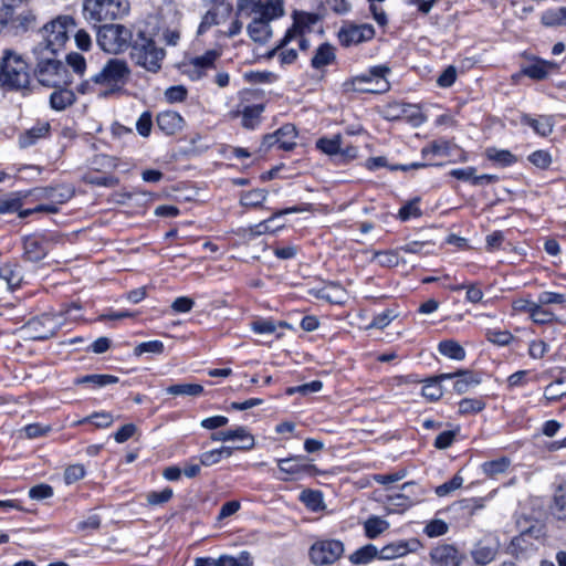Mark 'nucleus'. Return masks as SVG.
Returning a JSON list of instances; mask_svg holds the SVG:
<instances>
[{"instance_id": "nucleus-1", "label": "nucleus", "mask_w": 566, "mask_h": 566, "mask_svg": "<svg viewBox=\"0 0 566 566\" xmlns=\"http://www.w3.org/2000/svg\"><path fill=\"white\" fill-rule=\"evenodd\" d=\"M34 76L38 82L48 87H62L70 83L66 66L56 59V53L46 49L33 48Z\"/></svg>"}, {"instance_id": "nucleus-2", "label": "nucleus", "mask_w": 566, "mask_h": 566, "mask_svg": "<svg viewBox=\"0 0 566 566\" xmlns=\"http://www.w3.org/2000/svg\"><path fill=\"white\" fill-rule=\"evenodd\" d=\"M81 306L72 304L62 308L59 313H45L39 317L30 319L24 326V333L32 339L44 340L53 337L56 332L64 325L66 317L73 321L78 318L77 315L72 316V312H78Z\"/></svg>"}, {"instance_id": "nucleus-3", "label": "nucleus", "mask_w": 566, "mask_h": 566, "mask_svg": "<svg viewBox=\"0 0 566 566\" xmlns=\"http://www.w3.org/2000/svg\"><path fill=\"white\" fill-rule=\"evenodd\" d=\"M128 49H130V60L137 66L153 73L160 70L165 50L157 46L154 39L144 31L137 30Z\"/></svg>"}, {"instance_id": "nucleus-4", "label": "nucleus", "mask_w": 566, "mask_h": 566, "mask_svg": "<svg viewBox=\"0 0 566 566\" xmlns=\"http://www.w3.org/2000/svg\"><path fill=\"white\" fill-rule=\"evenodd\" d=\"M130 74L125 60L109 59L97 73L83 81L77 91L82 94L96 92L97 86H116L124 83Z\"/></svg>"}, {"instance_id": "nucleus-5", "label": "nucleus", "mask_w": 566, "mask_h": 566, "mask_svg": "<svg viewBox=\"0 0 566 566\" xmlns=\"http://www.w3.org/2000/svg\"><path fill=\"white\" fill-rule=\"evenodd\" d=\"M0 83L14 91L29 88L30 74L27 62L21 55L10 50L4 51L0 61Z\"/></svg>"}, {"instance_id": "nucleus-6", "label": "nucleus", "mask_w": 566, "mask_h": 566, "mask_svg": "<svg viewBox=\"0 0 566 566\" xmlns=\"http://www.w3.org/2000/svg\"><path fill=\"white\" fill-rule=\"evenodd\" d=\"M75 21L70 15H60L41 30L42 40L33 48H42L56 53L64 46L71 33L75 32Z\"/></svg>"}, {"instance_id": "nucleus-7", "label": "nucleus", "mask_w": 566, "mask_h": 566, "mask_svg": "<svg viewBox=\"0 0 566 566\" xmlns=\"http://www.w3.org/2000/svg\"><path fill=\"white\" fill-rule=\"evenodd\" d=\"M134 35L133 30L124 24L105 23L97 28L96 42L103 51L119 54L129 48Z\"/></svg>"}, {"instance_id": "nucleus-8", "label": "nucleus", "mask_w": 566, "mask_h": 566, "mask_svg": "<svg viewBox=\"0 0 566 566\" xmlns=\"http://www.w3.org/2000/svg\"><path fill=\"white\" fill-rule=\"evenodd\" d=\"M389 67L379 65L370 69L368 74L358 75L345 81L342 85L344 93L363 92V93H385L389 90V82L386 75Z\"/></svg>"}, {"instance_id": "nucleus-9", "label": "nucleus", "mask_w": 566, "mask_h": 566, "mask_svg": "<svg viewBox=\"0 0 566 566\" xmlns=\"http://www.w3.org/2000/svg\"><path fill=\"white\" fill-rule=\"evenodd\" d=\"M86 19L95 22L113 21L125 17L129 11L127 0H84Z\"/></svg>"}, {"instance_id": "nucleus-10", "label": "nucleus", "mask_w": 566, "mask_h": 566, "mask_svg": "<svg viewBox=\"0 0 566 566\" xmlns=\"http://www.w3.org/2000/svg\"><path fill=\"white\" fill-rule=\"evenodd\" d=\"M35 17L30 11L17 13L11 4L0 7V34L17 36L33 27Z\"/></svg>"}, {"instance_id": "nucleus-11", "label": "nucleus", "mask_w": 566, "mask_h": 566, "mask_svg": "<svg viewBox=\"0 0 566 566\" xmlns=\"http://www.w3.org/2000/svg\"><path fill=\"white\" fill-rule=\"evenodd\" d=\"M345 547L338 539H319L310 548L308 556L316 566H327L337 562L344 554Z\"/></svg>"}, {"instance_id": "nucleus-12", "label": "nucleus", "mask_w": 566, "mask_h": 566, "mask_svg": "<svg viewBox=\"0 0 566 566\" xmlns=\"http://www.w3.org/2000/svg\"><path fill=\"white\" fill-rule=\"evenodd\" d=\"M238 15L241 18L282 17L284 7L282 0H237Z\"/></svg>"}, {"instance_id": "nucleus-13", "label": "nucleus", "mask_w": 566, "mask_h": 566, "mask_svg": "<svg viewBox=\"0 0 566 566\" xmlns=\"http://www.w3.org/2000/svg\"><path fill=\"white\" fill-rule=\"evenodd\" d=\"M422 492L415 482H406L400 491L385 495L382 500L389 512L400 513L420 501Z\"/></svg>"}, {"instance_id": "nucleus-14", "label": "nucleus", "mask_w": 566, "mask_h": 566, "mask_svg": "<svg viewBox=\"0 0 566 566\" xmlns=\"http://www.w3.org/2000/svg\"><path fill=\"white\" fill-rule=\"evenodd\" d=\"M220 57V53L216 50H209L200 56L185 57L179 64L181 73L187 75L191 81H199L208 75L210 70L216 69V61Z\"/></svg>"}, {"instance_id": "nucleus-15", "label": "nucleus", "mask_w": 566, "mask_h": 566, "mask_svg": "<svg viewBox=\"0 0 566 566\" xmlns=\"http://www.w3.org/2000/svg\"><path fill=\"white\" fill-rule=\"evenodd\" d=\"M293 19V25L286 31L277 49L285 46L297 36H303L306 32H311L313 27L318 22L317 14L307 12H294Z\"/></svg>"}, {"instance_id": "nucleus-16", "label": "nucleus", "mask_w": 566, "mask_h": 566, "mask_svg": "<svg viewBox=\"0 0 566 566\" xmlns=\"http://www.w3.org/2000/svg\"><path fill=\"white\" fill-rule=\"evenodd\" d=\"M296 128L292 124H286L273 134L265 135L262 142V147L265 149L274 145H279L281 149L292 150L296 146Z\"/></svg>"}, {"instance_id": "nucleus-17", "label": "nucleus", "mask_w": 566, "mask_h": 566, "mask_svg": "<svg viewBox=\"0 0 566 566\" xmlns=\"http://www.w3.org/2000/svg\"><path fill=\"white\" fill-rule=\"evenodd\" d=\"M374 34L375 30L370 24L349 25L339 30L338 39L342 45L350 46L370 40Z\"/></svg>"}, {"instance_id": "nucleus-18", "label": "nucleus", "mask_w": 566, "mask_h": 566, "mask_svg": "<svg viewBox=\"0 0 566 566\" xmlns=\"http://www.w3.org/2000/svg\"><path fill=\"white\" fill-rule=\"evenodd\" d=\"M431 560L437 566H460L463 555L450 544H441L430 552Z\"/></svg>"}, {"instance_id": "nucleus-19", "label": "nucleus", "mask_w": 566, "mask_h": 566, "mask_svg": "<svg viewBox=\"0 0 566 566\" xmlns=\"http://www.w3.org/2000/svg\"><path fill=\"white\" fill-rule=\"evenodd\" d=\"M258 17L256 14L250 17L251 22L248 24V33L252 41L258 43H265L272 35L270 22L279 17Z\"/></svg>"}, {"instance_id": "nucleus-20", "label": "nucleus", "mask_w": 566, "mask_h": 566, "mask_svg": "<svg viewBox=\"0 0 566 566\" xmlns=\"http://www.w3.org/2000/svg\"><path fill=\"white\" fill-rule=\"evenodd\" d=\"M440 378H458L457 381L454 382V390L458 394H464L469 391L471 387H474L481 382V378L476 374L462 369H459L458 371L451 374H441Z\"/></svg>"}, {"instance_id": "nucleus-21", "label": "nucleus", "mask_w": 566, "mask_h": 566, "mask_svg": "<svg viewBox=\"0 0 566 566\" xmlns=\"http://www.w3.org/2000/svg\"><path fill=\"white\" fill-rule=\"evenodd\" d=\"M298 211H300V209L296 207L280 210V211L275 212L272 217H270L268 220H264L258 224L250 227L249 232L251 235H262L264 233H274L279 229L284 227V224H277L275 227H272V223L275 221V219L277 217L287 214V213L298 212Z\"/></svg>"}, {"instance_id": "nucleus-22", "label": "nucleus", "mask_w": 566, "mask_h": 566, "mask_svg": "<svg viewBox=\"0 0 566 566\" xmlns=\"http://www.w3.org/2000/svg\"><path fill=\"white\" fill-rule=\"evenodd\" d=\"M319 298L333 304H344L347 300V292L337 283H331L317 292Z\"/></svg>"}, {"instance_id": "nucleus-23", "label": "nucleus", "mask_w": 566, "mask_h": 566, "mask_svg": "<svg viewBox=\"0 0 566 566\" xmlns=\"http://www.w3.org/2000/svg\"><path fill=\"white\" fill-rule=\"evenodd\" d=\"M24 258L31 262L41 261L46 255V249L42 242L34 238L28 237L24 239Z\"/></svg>"}, {"instance_id": "nucleus-24", "label": "nucleus", "mask_w": 566, "mask_h": 566, "mask_svg": "<svg viewBox=\"0 0 566 566\" xmlns=\"http://www.w3.org/2000/svg\"><path fill=\"white\" fill-rule=\"evenodd\" d=\"M75 101V95L71 90L57 87L50 96V105L55 111H63L71 106Z\"/></svg>"}, {"instance_id": "nucleus-25", "label": "nucleus", "mask_w": 566, "mask_h": 566, "mask_svg": "<svg viewBox=\"0 0 566 566\" xmlns=\"http://www.w3.org/2000/svg\"><path fill=\"white\" fill-rule=\"evenodd\" d=\"M49 123H43L28 129L19 138V145L21 148H27L34 145L40 138L45 137L49 134Z\"/></svg>"}, {"instance_id": "nucleus-26", "label": "nucleus", "mask_w": 566, "mask_h": 566, "mask_svg": "<svg viewBox=\"0 0 566 566\" xmlns=\"http://www.w3.org/2000/svg\"><path fill=\"white\" fill-rule=\"evenodd\" d=\"M335 60V49L328 43L321 44L314 56L312 57L311 64L314 69H322L331 64Z\"/></svg>"}, {"instance_id": "nucleus-27", "label": "nucleus", "mask_w": 566, "mask_h": 566, "mask_svg": "<svg viewBox=\"0 0 566 566\" xmlns=\"http://www.w3.org/2000/svg\"><path fill=\"white\" fill-rule=\"evenodd\" d=\"M228 441L239 440L241 444L232 447L234 450H251L254 447V438L245 427H238L233 430H227Z\"/></svg>"}, {"instance_id": "nucleus-28", "label": "nucleus", "mask_w": 566, "mask_h": 566, "mask_svg": "<svg viewBox=\"0 0 566 566\" xmlns=\"http://www.w3.org/2000/svg\"><path fill=\"white\" fill-rule=\"evenodd\" d=\"M496 553L497 549L493 545L478 543L471 552V555L475 564L484 566L494 560Z\"/></svg>"}, {"instance_id": "nucleus-29", "label": "nucleus", "mask_w": 566, "mask_h": 566, "mask_svg": "<svg viewBox=\"0 0 566 566\" xmlns=\"http://www.w3.org/2000/svg\"><path fill=\"white\" fill-rule=\"evenodd\" d=\"M555 67V63L547 61H536L535 63L523 67L522 73L533 80H544Z\"/></svg>"}, {"instance_id": "nucleus-30", "label": "nucleus", "mask_w": 566, "mask_h": 566, "mask_svg": "<svg viewBox=\"0 0 566 566\" xmlns=\"http://www.w3.org/2000/svg\"><path fill=\"white\" fill-rule=\"evenodd\" d=\"M233 452L234 449L232 447L226 446L219 449L206 451L200 455V464L205 467L217 464L221 461L222 458H230Z\"/></svg>"}, {"instance_id": "nucleus-31", "label": "nucleus", "mask_w": 566, "mask_h": 566, "mask_svg": "<svg viewBox=\"0 0 566 566\" xmlns=\"http://www.w3.org/2000/svg\"><path fill=\"white\" fill-rule=\"evenodd\" d=\"M439 353L454 360H463L465 358L464 348L453 339H447L439 343Z\"/></svg>"}, {"instance_id": "nucleus-32", "label": "nucleus", "mask_w": 566, "mask_h": 566, "mask_svg": "<svg viewBox=\"0 0 566 566\" xmlns=\"http://www.w3.org/2000/svg\"><path fill=\"white\" fill-rule=\"evenodd\" d=\"M409 552L408 544L406 542L390 543L378 551V558L390 560L398 557L405 556Z\"/></svg>"}, {"instance_id": "nucleus-33", "label": "nucleus", "mask_w": 566, "mask_h": 566, "mask_svg": "<svg viewBox=\"0 0 566 566\" xmlns=\"http://www.w3.org/2000/svg\"><path fill=\"white\" fill-rule=\"evenodd\" d=\"M522 123L530 125L541 136H547L553 130V120L549 116H541L539 118H532L528 115L522 117Z\"/></svg>"}, {"instance_id": "nucleus-34", "label": "nucleus", "mask_w": 566, "mask_h": 566, "mask_svg": "<svg viewBox=\"0 0 566 566\" xmlns=\"http://www.w3.org/2000/svg\"><path fill=\"white\" fill-rule=\"evenodd\" d=\"M375 558H378V548L373 544H367L358 548L349 556V560L354 565H364Z\"/></svg>"}, {"instance_id": "nucleus-35", "label": "nucleus", "mask_w": 566, "mask_h": 566, "mask_svg": "<svg viewBox=\"0 0 566 566\" xmlns=\"http://www.w3.org/2000/svg\"><path fill=\"white\" fill-rule=\"evenodd\" d=\"M268 190L265 189H253L244 191L240 196V203L247 208H258L266 200Z\"/></svg>"}, {"instance_id": "nucleus-36", "label": "nucleus", "mask_w": 566, "mask_h": 566, "mask_svg": "<svg viewBox=\"0 0 566 566\" xmlns=\"http://www.w3.org/2000/svg\"><path fill=\"white\" fill-rule=\"evenodd\" d=\"M157 126L166 135H174L177 130V113L174 111L160 112L157 115Z\"/></svg>"}, {"instance_id": "nucleus-37", "label": "nucleus", "mask_w": 566, "mask_h": 566, "mask_svg": "<svg viewBox=\"0 0 566 566\" xmlns=\"http://www.w3.org/2000/svg\"><path fill=\"white\" fill-rule=\"evenodd\" d=\"M389 523L379 517V516H370L364 523L365 534L368 538H376L380 534H382L386 530H388Z\"/></svg>"}, {"instance_id": "nucleus-38", "label": "nucleus", "mask_w": 566, "mask_h": 566, "mask_svg": "<svg viewBox=\"0 0 566 566\" xmlns=\"http://www.w3.org/2000/svg\"><path fill=\"white\" fill-rule=\"evenodd\" d=\"M541 21L546 27L566 25V7L545 11L542 14Z\"/></svg>"}, {"instance_id": "nucleus-39", "label": "nucleus", "mask_w": 566, "mask_h": 566, "mask_svg": "<svg viewBox=\"0 0 566 566\" xmlns=\"http://www.w3.org/2000/svg\"><path fill=\"white\" fill-rule=\"evenodd\" d=\"M118 378L116 376L101 374L86 375L74 379L75 385L92 384L96 387H104L107 385L116 384Z\"/></svg>"}, {"instance_id": "nucleus-40", "label": "nucleus", "mask_w": 566, "mask_h": 566, "mask_svg": "<svg viewBox=\"0 0 566 566\" xmlns=\"http://www.w3.org/2000/svg\"><path fill=\"white\" fill-rule=\"evenodd\" d=\"M252 558L248 552H241L237 557L221 555L216 559V566H252Z\"/></svg>"}, {"instance_id": "nucleus-41", "label": "nucleus", "mask_w": 566, "mask_h": 566, "mask_svg": "<svg viewBox=\"0 0 566 566\" xmlns=\"http://www.w3.org/2000/svg\"><path fill=\"white\" fill-rule=\"evenodd\" d=\"M264 106L262 104L248 106L242 113V125L245 128L253 129L260 123V117Z\"/></svg>"}, {"instance_id": "nucleus-42", "label": "nucleus", "mask_w": 566, "mask_h": 566, "mask_svg": "<svg viewBox=\"0 0 566 566\" xmlns=\"http://www.w3.org/2000/svg\"><path fill=\"white\" fill-rule=\"evenodd\" d=\"M544 396L547 400L556 401L566 396V378H558L545 387Z\"/></svg>"}, {"instance_id": "nucleus-43", "label": "nucleus", "mask_w": 566, "mask_h": 566, "mask_svg": "<svg viewBox=\"0 0 566 566\" xmlns=\"http://www.w3.org/2000/svg\"><path fill=\"white\" fill-rule=\"evenodd\" d=\"M551 511L556 518H566V488H558V490L555 493Z\"/></svg>"}, {"instance_id": "nucleus-44", "label": "nucleus", "mask_w": 566, "mask_h": 566, "mask_svg": "<svg viewBox=\"0 0 566 566\" xmlns=\"http://www.w3.org/2000/svg\"><path fill=\"white\" fill-rule=\"evenodd\" d=\"M440 380H443L440 378V375L427 380L422 387V396L429 399L430 401H436L442 397V387L439 384Z\"/></svg>"}, {"instance_id": "nucleus-45", "label": "nucleus", "mask_w": 566, "mask_h": 566, "mask_svg": "<svg viewBox=\"0 0 566 566\" xmlns=\"http://www.w3.org/2000/svg\"><path fill=\"white\" fill-rule=\"evenodd\" d=\"M114 421V417L109 412H95L91 416H87L76 422L74 426H78L85 422H92L96 428H107Z\"/></svg>"}, {"instance_id": "nucleus-46", "label": "nucleus", "mask_w": 566, "mask_h": 566, "mask_svg": "<svg viewBox=\"0 0 566 566\" xmlns=\"http://www.w3.org/2000/svg\"><path fill=\"white\" fill-rule=\"evenodd\" d=\"M510 465V460L505 457L484 462L482 464L483 472L489 476L504 473Z\"/></svg>"}, {"instance_id": "nucleus-47", "label": "nucleus", "mask_w": 566, "mask_h": 566, "mask_svg": "<svg viewBox=\"0 0 566 566\" xmlns=\"http://www.w3.org/2000/svg\"><path fill=\"white\" fill-rule=\"evenodd\" d=\"M300 500L312 511H318L323 507L322 493L313 490H305L301 493Z\"/></svg>"}, {"instance_id": "nucleus-48", "label": "nucleus", "mask_w": 566, "mask_h": 566, "mask_svg": "<svg viewBox=\"0 0 566 566\" xmlns=\"http://www.w3.org/2000/svg\"><path fill=\"white\" fill-rule=\"evenodd\" d=\"M530 306H531L530 316L535 323L546 324V323L554 321V318H555L554 314L551 311L545 310L543 307L544 305L541 304L539 302L535 303V305H530Z\"/></svg>"}, {"instance_id": "nucleus-49", "label": "nucleus", "mask_w": 566, "mask_h": 566, "mask_svg": "<svg viewBox=\"0 0 566 566\" xmlns=\"http://www.w3.org/2000/svg\"><path fill=\"white\" fill-rule=\"evenodd\" d=\"M310 467L306 464H301L297 458H287L279 460V469L280 471L286 474H297L304 472Z\"/></svg>"}, {"instance_id": "nucleus-50", "label": "nucleus", "mask_w": 566, "mask_h": 566, "mask_svg": "<svg viewBox=\"0 0 566 566\" xmlns=\"http://www.w3.org/2000/svg\"><path fill=\"white\" fill-rule=\"evenodd\" d=\"M0 279L7 282L10 290L20 286L22 277L17 273V269L11 265L0 268Z\"/></svg>"}, {"instance_id": "nucleus-51", "label": "nucleus", "mask_w": 566, "mask_h": 566, "mask_svg": "<svg viewBox=\"0 0 566 566\" xmlns=\"http://www.w3.org/2000/svg\"><path fill=\"white\" fill-rule=\"evenodd\" d=\"M316 146L327 155H337L340 153L342 138L339 135L334 138H321L317 140Z\"/></svg>"}, {"instance_id": "nucleus-52", "label": "nucleus", "mask_w": 566, "mask_h": 566, "mask_svg": "<svg viewBox=\"0 0 566 566\" xmlns=\"http://www.w3.org/2000/svg\"><path fill=\"white\" fill-rule=\"evenodd\" d=\"M323 388V382L321 380H313L307 384H303L295 387H289L286 389V395L292 396L294 394H301L303 396H307L310 394L318 392Z\"/></svg>"}, {"instance_id": "nucleus-53", "label": "nucleus", "mask_w": 566, "mask_h": 566, "mask_svg": "<svg viewBox=\"0 0 566 566\" xmlns=\"http://www.w3.org/2000/svg\"><path fill=\"white\" fill-rule=\"evenodd\" d=\"M449 153H450L449 142L443 140V139L434 140L430 145H428L421 149V154L423 157L428 156L429 154L438 155V156H448Z\"/></svg>"}, {"instance_id": "nucleus-54", "label": "nucleus", "mask_w": 566, "mask_h": 566, "mask_svg": "<svg viewBox=\"0 0 566 566\" xmlns=\"http://www.w3.org/2000/svg\"><path fill=\"white\" fill-rule=\"evenodd\" d=\"M485 336L489 342L499 346L509 345L513 339V335L506 329H488Z\"/></svg>"}, {"instance_id": "nucleus-55", "label": "nucleus", "mask_w": 566, "mask_h": 566, "mask_svg": "<svg viewBox=\"0 0 566 566\" xmlns=\"http://www.w3.org/2000/svg\"><path fill=\"white\" fill-rule=\"evenodd\" d=\"M398 216L402 221H406L410 218L420 217L421 210L419 208V198H415L408 201L405 206H402L399 210Z\"/></svg>"}, {"instance_id": "nucleus-56", "label": "nucleus", "mask_w": 566, "mask_h": 566, "mask_svg": "<svg viewBox=\"0 0 566 566\" xmlns=\"http://www.w3.org/2000/svg\"><path fill=\"white\" fill-rule=\"evenodd\" d=\"M223 17H224V14H220L218 9L208 11L201 20V23L198 28V34H202L212 25L219 24L220 23L219 18H223Z\"/></svg>"}, {"instance_id": "nucleus-57", "label": "nucleus", "mask_w": 566, "mask_h": 566, "mask_svg": "<svg viewBox=\"0 0 566 566\" xmlns=\"http://www.w3.org/2000/svg\"><path fill=\"white\" fill-rule=\"evenodd\" d=\"M164 352V344L159 340H149L144 342L137 345L134 349V354L136 356H142L143 354H161Z\"/></svg>"}, {"instance_id": "nucleus-58", "label": "nucleus", "mask_w": 566, "mask_h": 566, "mask_svg": "<svg viewBox=\"0 0 566 566\" xmlns=\"http://www.w3.org/2000/svg\"><path fill=\"white\" fill-rule=\"evenodd\" d=\"M485 407L484 402L480 399L464 398L459 402L460 413H474L483 410Z\"/></svg>"}, {"instance_id": "nucleus-59", "label": "nucleus", "mask_w": 566, "mask_h": 566, "mask_svg": "<svg viewBox=\"0 0 566 566\" xmlns=\"http://www.w3.org/2000/svg\"><path fill=\"white\" fill-rule=\"evenodd\" d=\"M174 496V491L170 488H166L163 491L159 492H149L147 494V502L150 505H161L169 500H171Z\"/></svg>"}, {"instance_id": "nucleus-60", "label": "nucleus", "mask_w": 566, "mask_h": 566, "mask_svg": "<svg viewBox=\"0 0 566 566\" xmlns=\"http://www.w3.org/2000/svg\"><path fill=\"white\" fill-rule=\"evenodd\" d=\"M66 63L69 66L73 69V71L78 74L83 75L86 69V62L82 54L77 52H71L66 55Z\"/></svg>"}, {"instance_id": "nucleus-61", "label": "nucleus", "mask_w": 566, "mask_h": 566, "mask_svg": "<svg viewBox=\"0 0 566 566\" xmlns=\"http://www.w3.org/2000/svg\"><path fill=\"white\" fill-rule=\"evenodd\" d=\"M462 483H463L462 476H460L459 474H455L450 481L437 486L436 494L438 496H446L449 493H451L452 491H455L459 488H461Z\"/></svg>"}, {"instance_id": "nucleus-62", "label": "nucleus", "mask_w": 566, "mask_h": 566, "mask_svg": "<svg viewBox=\"0 0 566 566\" xmlns=\"http://www.w3.org/2000/svg\"><path fill=\"white\" fill-rule=\"evenodd\" d=\"M448 524L442 520H432L424 527V533L429 537H437L444 535L448 532Z\"/></svg>"}, {"instance_id": "nucleus-63", "label": "nucleus", "mask_w": 566, "mask_h": 566, "mask_svg": "<svg viewBox=\"0 0 566 566\" xmlns=\"http://www.w3.org/2000/svg\"><path fill=\"white\" fill-rule=\"evenodd\" d=\"M488 157L489 159L500 163L504 166L511 165L515 161L514 155H512L509 150L489 149Z\"/></svg>"}, {"instance_id": "nucleus-64", "label": "nucleus", "mask_w": 566, "mask_h": 566, "mask_svg": "<svg viewBox=\"0 0 566 566\" xmlns=\"http://www.w3.org/2000/svg\"><path fill=\"white\" fill-rule=\"evenodd\" d=\"M85 475V469L82 464H73L65 469L64 480L66 484L75 483L76 481L83 479Z\"/></svg>"}]
</instances>
